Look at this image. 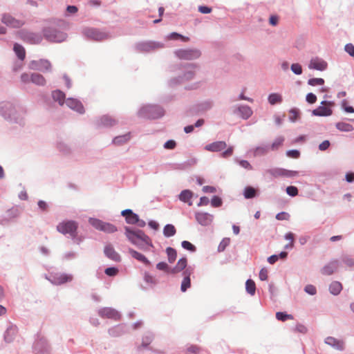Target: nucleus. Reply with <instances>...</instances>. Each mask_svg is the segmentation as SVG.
<instances>
[{
    "label": "nucleus",
    "mask_w": 354,
    "mask_h": 354,
    "mask_svg": "<svg viewBox=\"0 0 354 354\" xmlns=\"http://www.w3.org/2000/svg\"><path fill=\"white\" fill-rule=\"evenodd\" d=\"M259 279L261 281H266L268 279V270L266 268H262L259 272Z\"/></svg>",
    "instance_id": "e2e57ef3"
},
{
    "label": "nucleus",
    "mask_w": 354,
    "mask_h": 354,
    "mask_svg": "<svg viewBox=\"0 0 354 354\" xmlns=\"http://www.w3.org/2000/svg\"><path fill=\"white\" fill-rule=\"evenodd\" d=\"M176 232L175 227L171 224H167L164 227L163 234L166 237L174 236Z\"/></svg>",
    "instance_id": "72a5a7b5"
},
{
    "label": "nucleus",
    "mask_w": 354,
    "mask_h": 354,
    "mask_svg": "<svg viewBox=\"0 0 354 354\" xmlns=\"http://www.w3.org/2000/svg\"><path fill=\"white\" fill-rule=\"evenodd\" d=\"M286 154L290 158H298L299 157L300 153L299 151L293 149L288 151Z\"/></svg>",
    "instance_id": "5fc2aeb1"
},
{
    "label": "nucleus",
    "mask_w": 354,
    "mask_h": 354,
    "mask_svg": "<svg viewBox=\"0 0 354 354\" xmlns=\"http://www.w3.org/2000/svg\"><path fill=\"white\" fill-rule=\"evenodd\" d=\"M104 272L106 274L113 277L115 276L118 273V269L114 267L107 268Z\"/></svg>",
    "instance_id": "3c124183"
},
{
    "label": "nucleus",
    "mask_w": 354,
    "mask_h": 354,
    "mask_svg": "<svg viewBox=\"0 0 354 354\" xmlns=\"http://www.w3.org/2000/svg\"><path fill=\"white\" fill-rule=\"evenodd\" d=\"M99 315L103 318L113 319L118 320L120 315L118 311L111 308H104L99 311Z\"/></svg>",
    "instance_id": "ddd939ff"
},
{
    "label": "nucleus",
    "mask_w": 354,
    "mask_h": 354,
    "mask_svg": "<svg viewBox=\"0 0 354 354\" xmlns=\"http://www.w3.org/2000/svg\"><path fill=\"white\" fill-rule=\"evenodd\" d=\"M43 35L45 39L51 42H62L66 38V33L51 27L45 28Z\"/></svg>",
    "instance_id": "f03ea898"
},
{
    "label": "nucleus",
    "mask_w": 354,
    "mask_h": 354,
    "mask_svg": "<svg viewBox=\"0 0 354 354\" xmlns=\"http://www.w3.org/2000/svg\"><path fill=\"white\" fill-rule=\"evenodd\" d=\"M245 288L250 295H254L256 291V286L254 281L252 279H248L245 283Z\"/></svg>",
    "instance_id": "4c0bfd02"
},
{
    "label": "nucleus",
    "mask_w": 354,
    "mask_h": 354,
    "mask_svg": "<svg viewBox=\"0 0 354 354\" xmlns=\"http://www.w3.org/2000/svg\"><path fill=\"white\" fill-rule=\"evenodd\" d=\"M192 273V270L187 268L183 272L184 279L182 281L180 289L182 292H185L187 288L191 286L190 275Z\"/></svg>",
    "instance_id": "aec40b11"
},
{
    "label": "nucleus",
    "mask_w": 354,
    "mask_h": 354,
    "mask_svg": "<svg viewBox=\"0 0 354 354\" xmlns=\"http://www.w3.org/2000/svg\"><path fill=\"white\" fill-rule=\"evenodd\" d=\"M295 330L297 332L305 334L307 333L308 329L304 325L299 324L296 326Z\"/></svg>",
    "instance_id": "680f3d73"
},
{
    "label": "nucleus",
    "mask_w": 354,
    "mask_h": 354,
    "mask_svg": "<svg viewBox=\"0 0 354 354\" xmlns=\"http://www.w3.org/2000/svg\"><path fill=\"white\" fill-rule=\"evenodd\" d=\"M13 50L19 59L24 60L25 59L26 51L21 45L15 44L14 45Z\"/></svg>",
    "instance_id": "2f4dec72"
},
{
    "label": "nucleus",
    "mask_w": 354,
    "mask_h": 354,
    "mask_svg": "<svg viewBox=\"0 0 354 354\" xmlns=\"http://www.w3.org/2000/svg\"><path fill=\"white\" fill-rule=\"evenodd\" d=\"M89 223L95 229L106 233H113L117 231V227L113 224L103 222L97 218H91Z\"/></svg>",
    "instance_id": "0eeeda50"
},
{
    "label": "nucleus",
    "mask_w": 354,
    "mask_h": 354,
    "mask_svg": "<svg viewBox=\"0 0 354 354\" xmlns=\"http://www.w3.org/2000/svg\"><path fill=\"white\" fill-rule=\"evenodd\" d=\"M268 151L267 147H259L255 149L254 153L257 156H261L266 153Z\"/></svg>",
    "instance_id": "603ef678"
},
{
    "label": "nucleus",
    "mask_w": 354,
    "mask_h": 354,
    "mask_svg": "<svg viewBox=\"0 0 354 354\" xmlns=\"http://www.w3.org/2000/svg\"><path fill=\"white\" fill-rule=\"evenodd\" d=\"M126 236L128 239L134 245L141 248L145 244L152 246L150 238L142 230H131L126 227Z\"/></svg>",
    "instance_id": "f257e3e1"
},
{
    "label": "nucleus",
    "mask_w": 354,
    "mask_h": 354,
    "mask_svg": "<svg viewBox=\"0 0 354 354\" xmlns=\"http://www.w3.org/2000/svg\"><path fill=\"white\" fill-rule=\"evenodd\" d=\"M165 148L168 149H173L176 147V142L174 140H168L164 145Z\"/></svg>",
    "instance_id": "69168bd1"
},
{
    "label": "nucleus",
    "mask_w": 354,
    "mask_h": 354,
    "mask_svg": "<svg viewBox=\"0 0 354 354\" xmlns=\"http://www.w3.org/2000/svg\"><path fill=\"white\" fill-rule=\"evenodd\" d=\"M334 102L331 101H322L321 105L313 111V115L316 116H330L333 114L332 106Z\"/></svg>",
    "instance_id": "423d86ee"
},
{
    "label": "nucleus",
    "mask_w": 354,
    "mask_h": 354,
    "mask_svg": "<svg viewBox=\"0 0 354 354\" xmlns=\"http://www.w3.org/2000/svg\"><path fill=\"white\" fill-rule=\"evenodd\" d=\"M257 195V189L252 187L248 186L244 189L243 196L245 198H253Z\"/></svg>",
    "instance_id": "473e14b6"
},
{
    "label": "nucleus",
    "mask_w": 354,
    "mask_h": 354,
    "mask_svg": "<svg viewBox=\"0 0 354 354\" xmlns=\"http://www.w3.org/2000/svg\"><path fill=\"white\" fill-rule=\"evenodd\" d=\"M342 106L346 112L351 113H354V108L353 106H348L346 100H344L342 102Z\"/></svg>",
    "instance_id": "bf43d9fd"
},
{
    "label": "nucleus",
    "mask_w": 354,
    "mask_h": 354,
    "mask_svg": "<svg viewBox=\"0 0 354 354\" xmlns=\"http://www.w3.org/2000/svg\"><path fill=\"white\" fill-rule=\"evenodd\" d=\"M66 104L71 109H73L80 113H84V107L82 103L77 100L74 98H68L66 100Z\"/></svg>",
    "instance_id": "f3484780"
},
{
    "label": "nucleus",
    "mask_w": 354,
    "mask_h": 354,
    "mask_svg": "<svg viewBox=\"0 0 354 354\" xmlns=\"http://www.w3.org/2000/svg\"><path fill=\"white\" fill-rule=\"evenodd\" d=\"M342 290V283L337 281H333L329 286L330 292L334 295H339L341 292Z\"/></svg>",
    "instance_id": "cd10ccee"
},
{
    "label": "nucleus",
    "mask_w": 354,
    "mask_h": 354,
    "mask_svg": "<svg viewBox=\"0 0 354 354\" xmlns=\"http://www.w3.org/2000/svg\"><path fill=\"white\" fill-rule=\"evenodd\" d=\"M53 100L57 102L60 105H63L65 102V94L59 90L54 91L52 93Z\"/></svg>",
    "instance_id": "c85d7f7f"
},
{
    "label": "nucleus",
    "mask_w": 354,
    "mask_h": 354,
    "mask_svg": "<svg viewBox=\"0 0 354 354\" xmlns=\"http://www.w3.org/2000/svg\"><path fill=\"white\" fill-rule=\"evenodd\" d=\"M211 204L213 207H218L222 205V201L218 196H214L212 199Z\"/></svg>",
    "instance_id": "864d4df0"
},
{
    "label": "nucleus",
    "mask_w": 354,
    "mask_h": 354,
    "mask_svg": "<svg viewBox=\"0 0 354 354\" xmlns=\"http://www.w3.org/2000/svg\"><path fill=\"white\" fill-rule=\"evenodd\" d=\"M233 147H228L225 151H223L221 154L223 158H227L229 156H231L233 153Z\"/></svg>",
    "instance_id": "0e129e2a"
},
{
    "label": "nucleus",
    "mask_w": 354,
    "mask_h": 354,
    "mask_svg": "<svg viewBox=\"0 0 354 354\" xmlns=\"http://www.w3.org/2000/svg\"><path fill=\"white\" fill-rule=\"evenodd\" d=\"M284 141V138L283 137L277 138L272 144L271 148L272 150L277 149L279 147H281Z\"/></svg>",
    "instance_id": "c03bdc74"
},
{
    "label": "nucleus",
    "mask_w": 354,
    "mask_h": 354,
    "mask_svg": "<svg viewBox=\"0 0 354 354\" xmlns=\"http://www.w3.org/2000/svg\"><path fill=\"white\" fill-rule=\"evenodd\" d=\"M286 193L290 196H296L298 194V189L295 186H288L286 188Z\"/></svg>",
    "instance_id": "8fccbe9b"
},
{
    "label": "nucleus",
    "mask_w": 354,
    "mask_h": 354,
    "mask_svg": "<svg viewBox=\"0 0 354 354\" xmlns=\"http://www.w3.org/2000/svg\"><path fill=\"white\" fill-rule=\"evenodd\" d=\"M77 229V224L73 221H63L59 223L57 226V230L59 232L63 234H69L72 237L76 236V231Z\"/></svg>",
    "instance_id": "20e7f679"
},
{
    "label": "nucleus",
    "mask_w": 354,
    "mask_h": 354,
    "mask_svg": "<svg viewBox=\"0 0 354 354\" xmlns=\"http://www.w3.org/2000/svg\"><path fill=\"white\" fill-rule=\"evenodd\" d=\"M268 102L272 105L281 103L282 102V96L279 93H271L268 96Z\"/></svg>",
    "instance_id": "c9c22d12"
},
{
    "label": "nucleus",
    "mask_w": 354,
    "mask_h": 354,
    "mask_svg": "<svg viewBox=\"0 0 354 354\" xmlns=\"http://www.w3.org/2000/svg\"><path fill=\"white\" fill-rule=\"evenodd\" d=\"M193 196V193L188 189L183 190L179 195V199L184 202L187 203L189 205H192V203L191 199Z\"/></svg>",
    "instance_id": "bb28decb"
},
{
    "label": "nucleus",
    "mask_w": 354,
    "mask_h": 354,
    "mask_svg": "<svg viewBox=\"0 0 354 354\" xmlns=\"http://www.w3.org/2000/svg\"><path fill=\"white\" fill-rule=\"evenodd\" d=\"M230 239L229 238L223 239L218 247V250L219 252H223L225 250V248L230 244Z\"/></svg>",
    "instance_id": "a18cd8bd"
},
{
    "label": "nucleus",
    "mask_w": 354,
    "mask_h": 354,
    "mask_svg": "<svg viewBox=\"0 0 354 354\" xmlns=\"http://www.w3.org/2000/svg\"><path fill=\"white\" fill-rule=\"evenodd\" d=\"M166 252L167 254L169 262L171 263H174L177 257V253H176V250L171 247H169L166 249Z\"/></svg>",
    "instance_id": "58836bf2"
},
{
    "label": "nucleus",
    "mask_w": 354,
    "mask_h": 354,
    "mask_svg": "<svg viewBox=\"0 0 354 354\" xmlns=\"http://www.w3.org/2000/svg\"><path fill=\"white\" fill-rule=\"evenodd\" d=\"M338 267L339 261L333 260L322 268L321 272L324 275H331L337 270Z\"/></svg>",
    "instance_id": "f8f14e48"
},
{
    "label": "nucleus",
    "mask_w": 354,
    "mask_h": 354,
    "mask_svg": "<svg viewBox=\"0 0 354 354\" xmlns=\"http://www.w3.org/2000/svg\"><path fill=\"white\" fill-rule=\"evenodd\" d=\"M276 317L278 320L284 322L287 319H292L293 317L291 315L286 314L282 312H278L276 313Z\"/></svg>",
    "instance_id": "a19ab883"
},
{
    "label": "nucleus",
    "mask_w": 354,
    "mask_h": 354,
    "mask_svg": "<svg viewBox=\"0 0 354 354\" xmlns=\"http://www.w3.org/2000/svg\"><path fill=\"white\" fill-rule=\"evenodd\" d=\"M0 111L3 117L10 118L15 112V108L11 103L3 102L0 104Z\"/></svg>",
    "instance_id": "4468645a"
},
{
    "label": "nucleus",
    "mask_w": 354,
    "mask_h": 354,
    "mask_svg": "<svg viewBox=\"0 0 354 354\" xmlns=\"http://www.w3.org/2000/svg\"><path fill=\"white\" fill-rule=\"evenodd\" d=\"M30 81L39 86H43L46 83L45 78L39 73H32L30 75Z\"/></svg>",
    "instance_id": "c756f323"
},
{
    "label": "nucleus",
    "mask_w": 354,
    "mask_h": 354,
    "mask_svg": "<svg viewBox=\"0 0 354 354\" xmlns=\"http://www.w3.org/2000/svg\"><path fill=\"white\" fill-rule=\"evenodd\" d=\"M187 264V260L185 257L180 259L178 261L176 266L174 268H171V274H176L183 270L186 268Z\"/></svg>",
    "instance_id": "5701e85b"
},
{
    "label": "nucleus",
    "mask_w": 354,
    "mask_h": 354,
    "mask_svg": "<svg viewBox=\"0 0 354 354\" xmlns=\"http://www.w3.org/2000/svg\"><path fill=\"white\" fill-rule=\"evenodd\" d=\"M182 247L187 250L194 252L196 250V247L192 244L190 242L187 241H183L181 243Z\"/></svg>",
    "instance_id": "de8ad7c7"
},
{
    "label": "nucleus",
    "mask_w": 354,
    "mask_h": 354,
    "mask_svg": "<svg viewBox=\"0 0 354 354\" xmlns=\"http://www.w3.org/2000/svg\"><path fill=\"white\" fill-rule=\"evenodd\" d=\"M227 144L224 141H217L207 145L205 149L209 151L218 152L225 149Z\"/></svg>",
    "instance_id": "2eb2a0df"
},
{
    "label": "nucleus",
    "mask_w": 354,
    "mask_h": 354,
    "mask_svg": "<svg viewBox=\"0 0 354 354\" xmlns=\"http://www.w3.org/2000/svg\"><path fill=\"white\" fill-rule=\"evenodd\" d=\"M196 219L198 223L206 226L212 223V216L207 213L198 212L196 214Z\"/></svg>",
    "instance_id": "dca6fc26"
},
{
    "label": "nucleus",
    "mask_w": 354,
    "mask_h": 354,
    "mask_svg": "<svg viewBox=\"0 0 354 354\" xmlns=\"http://www.w3.org/2000/svg\"><path fill=\"white\" fill-rule=\"evenodd\" d=\"M336 127L341 131H351L353 130V127L351 124L344 122H337Z\"/></svg>",
    "instance_id": "e433bc0d"
},
{
    "label": "nucleus",
    "mask_w": 354,
    "mask_h": 354,
    "mask_svg": "<svg viewBox=\"0 0 354 354\" xmlns=\"http://www.w3.org/2000/svg\"><path fill=\"white\" fill-rule=\"evenodd\" d=\"M325 342L338 350H342L344 348V342L342 341L337 340L333 337H328L326 339Z\"/></svg>",
    "instance_id": "393cba45"
},
{
    "label": "nucleus",
    "mask_w": 354,
    "mask_h": 354,
    "mask_svg": "<svg viewBox=\"0 0 354 354\" xmlns=\"http://www.w3.org/2000/svg\"><path fill=\"white\" fill-rule=\"evenodd\" d=\"M286 239L290 241V244L285 246L286 249L292 248L294 245V234L292 232H288L285 236Z\"/></svg>",
    "instance_id": "49530a36"
},
{
    "label": "nucleus",
    "mask_w": 354,
    "mask_h": 354,
    "mask_svg": "<svg viewBox=\"0 0 354 354\" xmlns=\"http://www.w3.org/2000/svg\"><path fill=\"white\" fill-rule=\"evenodd\" d=\"M86 35L96 41H101L106 38V35L95 29H89L86 32Z\"/></svg>",
    "instance_id": "412c9836"
},
{
    "label": "nucleus",
    "mask_w": 354,
    "mask_h": 354,
    "mask_svg": "<svg viewBox=\"0 0 354 354\" xmlns=\"http://www.w3.org/2000/svg\"><path fill=\"white\" fill-rule=\"evenodd\" d=\"M1 22L12 28H19L25 24V21L15 18L10 13H4L1 17Z\"/></svg>",
    "instance_id": "6e6552de"
},
{
    "label": "nucleus",
    "mask_w": 354,
    "mask_h": 354,
    "mask_svg": "<svg viewBox=\"0 0 354 354\" xmlns=\"http://www.w3.org/2000/svg\"><path fill=\"white\" fill-rule=\"evenodd\" d=\"M289 113H290V120L292 122H295L299 115L298 111L295 109H292L290 111Z\"/></svg>",
    "instance_id": "13d9d810"
},
{
    "label": "nucleus",
    "mask_w": 354,
    "mask_h": 354,
    "mask_svg": "<svg viewBox=\"0 0 354 354\" xmlns=\"http://www.w3.org/2000/svg\"><path fill=\"white\" fill-rule=\"evenodd\" d=\"M129 252L131 255L132 257H133L134 259H137L138 261L145 263V265L148 266V265L151 264L150 261L145 257V256H144L141 253H140L133 249H129Z\"/></svg>",
    "instance_id": "b1692460"
},
{
    "label": "nucleus",
    "mask_w": 354,
    "mask_h": 354,
    "mask_svg": "<svg viewBox=\"0 0 354 354\" xmlns=\"http://www.w3.org/2000/svg\"><path fill=\"white\" fill-rule=\"evenodd\" d=\"M237 111L240 114L242 118L246 120L249 118L252 114V111L248 106H241L237 108Z\"/></svg>",
    "instance_id": "a878e982"
},
{
    "label": "nucleus",
    "mask_w": 354,
    "mask_h": 354,
    "mask_svg": "<svg viewBox=\"0 0 354 354\" xmlns=\"http://www.w3.org/2000/svg\"><path fill=\"white\" fill-rule=\"evenodd\" d=\"M160 47H161V46H159L158 44H156V43L151 42V41L143 43L140 45V49L142 50H145V51H149L151 50H153L156 48H160Z\"/></svg>",
    "instance_id": "f704fd0d"
},
{
    "label": "nucleus",
    "mask_w": 354,
    "mask_h": 354,
    "mask_svg": "<svg viewBox=\"0 0 354 354\" xmlns=\"http://www.w3.org/2000/svg\"><path fill=\"white\" fill-rule=\"evenodd\" d=\"M73 277L71 275L66 274H59L53 276V279H50L51 282L55 285H60L68 281H71Z\"/></svg>",
    "instance_id": "6ab92c4d"
},
{
    "label": "nucleus",
    "mask_w": 354,
    "mask_h": 354,
    "mask_svg": "<svg viewBox=\"0 0 354 354\" xmlns=\"http://www.w3.org/2000/svg\"><path fill=\"white\" fill-rule=\"evenodd\" d=\"M305 291L311 295H314L317 292L316 288L313 285H307L305 287Z\"/></svg>",
    "instance_id": "4d7b16f0"
},
{
    "label": "nucleus",
    "mask_w": 354,
    "mask_h": 354,
    "mask_svg": "<svg viewBox=\"0 0 354 354\" xmlns=\"http://www.w3.org/2000/svg\"><path fill=\"white\" fill-rule=\"evenodd\" d=\"M330 146V142L328 140H324L319 145V149L321 151H324L327 149Z\"/></svg>",
    "instance_id": "774afa93"
},
{
    "label": "nucleus",
    "mask_w": 354,
    "mask_h": 354,
    "mask_svg": "<svg viewBox=\"0 0 354 354\" xmlns=\"http://www.w3.org/2000/svg\"><path fill=\"white\" fill-rule=\"evenodd\" d=\"M156 268L158 270H162L168 274H171V268H170L169 267V266L167 265V263L165 262H160L158 263L157 265H156Z\"/></svg>",
    "instance_id": "79ce46f5"
},
{
    "label": "nucleus",
    "mask_w": 354,
    "mask_h": 354,
    "mask_svg": "<svg viewBox=\"0 0 354 354\" xmlns=\"http://www.w3.org/2000/svg\"><path fill=\"white\" fill-rule=\"evenodd\" d=\"M306 101L310 104H314L317 101V97L315 94L309 93L306 95Z\"/></svg>",
    "instance_id": "052dcab7"
},
{
    "label": "nucleus",
    "mask_w": 354,
    "mask_h": 354,
    "mask_svg": "<svg viewBox=\"0 0 354 354\" xmlns=\"http://www.w3.org/2000/svg\"><path fill=\"white\" fill-rule=\"evenodd\" d=\"M291 70L296 75H301L302 73L301 66L297 63L291 65Z\"/></svg>",
    "instance_id": "09e8293b"
},
{
    "label": "nucleus",
    "mask_w": 354,
    "mask_h": 354,
    "mask_svg": "<svg viewBox=\"0 0 354 354\" xmlns=\"http://www.w3.org/2000/svg\"><path fill=\"white\" fill-rule=\"evenodd\" d=\"M104 253L108 258L115 261H119L120 260V255L115 251L111 245H107L105 247Z\"/></svg>",
    "instance_id": "4be33fe9"
},
{
    "label": "nucleus",
    "mask_w": 354,
    "mask_h": 354,
    "mask_svg": "<svg viewBox=\"0 0 354 354\" xmlns=\"http://www.w3.org/2000/svg\"><path fill=\"white\" fill-rule=\"evenodd\" d=\"M17 34L21 39L30 44H39L42 41V37L39 34L25 29L18 31Z\"/></svg>",
    "instance_id": "7ed1b4c3"
},
{
    "label": "nucleus",
    "mask_w": 354,
    "mask_h": 354,
    "mask_svg": "<svg viewBox=\"0 0 354 354\" xmlns=\"http://www.w3.org/2000/svg\"><path fill=\"white\" fill-rule=\"evenodd\" d=\"M100 124L104 127H112L116 124L115 119L109 115H104L100 120Z\"/></svg>",
    "instance_id": "7c9ffc66"
},
{
    "label": "nucleus",
    "mask_w": 354,
    "mask_h": 354,
    "mask_svg": "<svg viewBox=\"0 0 354 354\" xmlns=\"http://www.w3.org/2000/svg\"><path fill=\"white\" fill-rule=\"evenodd\" d=\"M139 115L150 119H155L162 115V110L155 106H145L139 111Z\"/></svg>",
    "instance_id": "39448f33"
},
{
    "label": "nucleus",
    "mask_w": 354,
    "mask_h": 354,
    "mask_svg": "<svg viewBox=\"0 0 354 354\" xmlns=\"http://www.w3.org/2000/svg\"><path fill=\"white\" fill-rule=\"evenodd\" d=\"M239 165L245 168V169H252V167L251 166V165L250 164V162L247 160H240L239 161Z\"/></svg>",
    "instance_id": "338daca9"
},
{
    "label": "nucleus",
    "mask_w": 354,
    "mask_h": 354,
    "mask_svg": "<svg viewBox=\"0 0 354 354\" xmlns=\"http://www.w3.org/2000/svg\"><path fill=\"white\" fill-rule=\"evenodd\" d=\"M129 139H130V134L127 133L123 136H120L115 137L113 139V142L116 145H122L123 143L127 142Z\"/></svg>",
    "instance_id": "ea45409f"
},
{
    "label": "nucleus",
    "mask_w": 354,
    "mask_h": 354,
    "mask_svg": "<svg viewBox=\"0 0 354 354\" xmlns=\"http://www.w3.org/2000/svg\"><path fill=\"white\" fill-rule=\"evenodd\" d=\"M121 214L123 216H125L126 221L129 224H136L139 222L138 216L131 209H124Z\"/></svg>",
    "instance_id": "a211bd4d"
},
{
    "label": "nucleus",
    "mask_w": 354,
    "mask_h": 354,
    "mask_svg": "<svg viewBox=\"0 0 354 354\" xmlns=\"http://www.w3.org/2000/svg\"><path fill=\"white\" fill-rule=\"evenodd\" d=\"M30 68L34 70L48 71L51 68V64L48 60L40 59L39 61H32L30 63Z\"/></svg>",
    "instance_id": "9d476101"
},
{
    "label": "nucleus",
    "mask_w": 354,
    "mask_h": 354,
    "mask_svg": "<svg viewBox=\"0 0 354 354\" xmlns=\"http://www.w3.org/2000/svg\"><path fill=\"white\" fill-rule=\"evenodd\" d=\"M344 49L348 54L354 57V46L352 44H347L345 46Z\"/></svg>",
    "instance_id": "6e6d98bb"
},
{
    "label": "nucleus",
    "mask_w": 354,
    "mask_h": 354,
    "mask_svg": "<svg viewBox=\"0 0 354 354\" xmlns=\"http://www.w3.org/2000/svg\"><path fill=\"white\" fill-rule=\"evenodd\" d=\"M327 63L322 59L315 57L310 59V63L308 64V68L310 69H314L317 71H324L327 68Z\"/></svg>",
    "instance_id": "9b49d317"
},
{
    "label": "nucleus",
    "mask_w": 354,
    "mask_h": 354,
    "mask_svg": "<svg viewBox=\"0 0 354 354\" xmlns=\"http://www.w3.org/2000/svg\"><path fill=\"white\" fill-rule=\"evenodd\" d=\"M176 55L180 59H193L200 57L201 53L196 49H181L176 52Z\"/></svg>",
    "instance_id": "1a4fd4ad"
},
{
    "label": "nucleus",
    "mask_w": 354,
    "mask_h": 354,
    "mask_svg": "<svg viewBox=\"0 0 354 354\" xmlns=\"http://www.w3.org/2000/svg\"><path fill=\"white\" fill-rule=\"evenodd\" d=\"M308 84L313 86L323 85L324 84V80L322 78H311L308 80Z\"/></svg>",
    "instance_id": "37998d69"
}]
</instances>
